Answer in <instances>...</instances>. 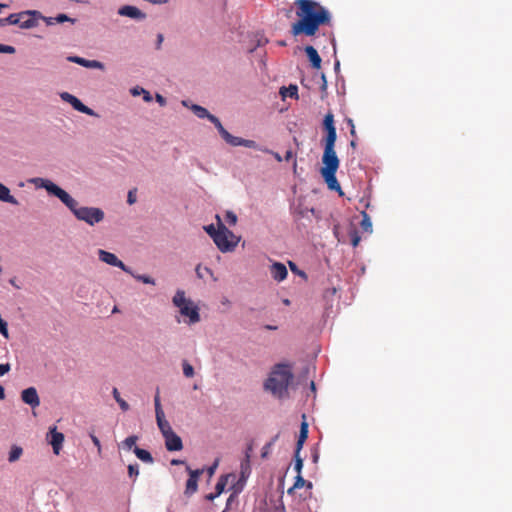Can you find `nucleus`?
Listing matches in <instances>:
<instances>
[{"label":"nucleus","mask_w":512,"mask_h":512,"mask_svg":"<svg viewBox=\"0 0 512 512\" xmlns=\"http://www.w3.org/2000/svg\"><path fill=\"white\" fill-rule=\"evenodd\" d=\"M298 20L291 26L293 36H314L322 25H331V14L314 0H295Z\"/></svg>","instance_id":"f257e3e1"},{"label":"nucleus","mask_w":512,"mask_h":512,"mask_svg":"<svg viewBox=\"0 0 512 512\" xmlns=\"http://www.w3.org/2000/svg\"><path fill=\"white\" fill-rule=\"evenodd\" d=\"M323 126L326 131V136L323 139V166L320 169V174L330 190L337 191L340 195H342L343 192L341 190V186L336 178V172L339 168L340 161L335 151L337 133L334 125V115L331 112L325 115Z\"/></svg>","instance_id":"f03ea898"},{"label":"nucleus","mask_w":512,"mask_h":512,"mask_svg":"<svg viewBox=\"0 0 512 512\" xmlns=\"http://www.w3.org/2000/svg\"><path fill=\"white\" fill-rule=\"evenodd\" d=\"M293 379V374L288 365L277 364L264 383V388L274 396L283 398L288 395V386Z\"/></svg>","instance_id":"7ed1b4c3"},{"label":"nucleus","mask_w":512,"mask_h":512,"mask_svg":"<svg viewBox=\"0 0 512 512\" xmlns=\"http://www.w3.org/2000/svg\"><path fill=\"white\" fill-rule=\"evenodd\" d=\"M62 203L71 210L78 220L84 221L91 226L103 221L104 219L103 210L97 207H79L78 202L70 195L69 200H65Z\"/></svg>","instance_id":"20e7f679"},{"label":"nucleus","mask_w":512,"mask_h":512,"mask_svg":"<svg viewBox=\"0 0 512 512\" xmlns=\"http://www.w3.org/2000/svg\"><path fill=\"white\" fill-rule=\"evenodd\" d=\"M216 219L218 221L217 233H215L213 241L221 252H231L238 245L240 238L221 222L218 215L216 216Z\"/></svg>","instance_id":"39448f33"},{"label":"nucleus","mask_w":512,"mask_h":512,"mask_svg":"<svg viewBox=\"0 0 512 512\" xmlns=\"http://www.w3.org/2000/svg\"><path fill=\"white\" fill-rule=\"evenodd\" d=\"M173 303L179 308L181 315L189 318V324H194L200 321L198 307L190 299L185 297L183 291L178 290L176 295L173 297Z\"/></svg>","instance_id":"423d86ee"},{"label":"nucleus","mask_w":512,"mask_h":512,"mask_svg":"<svg viewBox=\"0 0 512 512\" xmlns=\"http://www.w3.org/2000/svg\"><path fill=\"white\" fill-rule=\"evenodd\" d=\"M31 182L38 188H44L49 194L57 197L61 202L69 200V194L55 183L44 178H33Z\"/></svg>","instance_id":"0eeeda50"},{"label":"nucleus","mask_w":512,"mask_h":512,"mask_svg":"<svg viewBox=\"0 0 512 512\" xmlns=\"http://www.w3.org/2000/svg\"><path fill=\"white\" fill-rule=\"evenodd\" d=\"M221 137L231 146H244L247 148L258 149V144L254 140L243 139L233 136L226 129L221 131Z\"/></svg>","instance_id":"6e6552de"},{"label":"nucleus","mask_w":512,"mask_h":512,"mask_svg":"<svg viewBox=\"0 0 512 512\" xmlns=\"http://www.w3.org/2000/svg\"><path fill=\"white\" fill-rule=\"evenodd\" d=\"M191 109L198 118H207L211 123H213L216 129L218 130L219 134L221 135V131H223L225 128L223 127L222 123L216 116L210 114L206 108L200 105H192Z\"/></svg>","instance_id":"1a4fd4ad"},{"label":"nucleus","mask_w":512,"mask_h":512,"mask_svg":"<svg viewBox=\"0 0 512 512\" xmlns=\"http://www.w3.org/2000/svg\"><path fill=\"white\" fill-rule=\"evenodd\" d=\"M61 98L64 101L70 103L75 110H77V111H79L81 113L90 115V116H97V114L91 108H89L88 106L84 105L74 95H72V94H70L68 92H64V93L61 94Z\"/></svg>","instance_id":"9d476101"},{"label":"nucleus","mask_w":512,"mask_h":512,"mask_svg":"<svg viewBox=\"0 0 512 512\" xmlns=\"http://www.w3.org/2000/svg\"><path fill=\"white\" fill-rule=\"evenodd\" d=\"M186 469L189 473V478L186 481L185 494L190 496L197 491L198 479L202 475L203 469L192 470L189 466Z\"/></svg>","instance_id":"9b49d317"},{"label":"nucleus","mask_w":512,"mask_h":512,"mask_svg":"<svg viewBox=\"0 0 512 512\" xmlns=\"http://www.w3.org/2000/svg\"><path fill=\"white\" fill-rule=\"evenodd\" d=\"M48 441L51 444L53 448V452L58 455L60 453V450L62 449V445L64 442V435L61 432H58L56 427H52L49 430V433L47 435Z\"/></svg>","instance_id":"f8f14e48"},{"label":"nucleus","mask_w":512,"mask_h":512,"mask_svg":"<svg viewBox=\"0 0 512 512\" xmlns=\"http://www.w3.org/2000/svg\"><path fill=\"white\" fill-rule=\"evenodd\" d=\"M22 13H26L23 19H20L19 27L22 29H30L37 26V19L41 17L40 12L36 10H27Z\"/></svg>","instance_id":"ddd939ff"},{"label":"nucleus","mask_w":512,"mask_h":512,"mask_svg":"<svg viewBox=\"0 0 512 512\" xmlns=\"http://www.w3.org/2000/svg\"><path fill=\"white\" fill-rule=\"evenodd\" d=\"M98 256L101 261L111 266L119 267L122 270L127 271L125 264L121 260H119L115 254L100 249L98 250Z\"/></svg>","instance_id":"4468645a"},{"label":"nucleus","mask_w":512,"mask_h":512,"mask_svg":"<svg viewBox=\"0 0 512 512\" xmlns=\"http://www.w3.org/2000/svg\"><path fill=\"white\" fill-rule=\"evenodd\" d=\"M21 399L25 404L30 405L32 408L40 405V399L37 390L34 387H29L21 392Z\"/></svg>","instance_id":"2eb2a0df"},{"label":"nucleus","mask_w":512,"mask_h":512,"mask_svg":"<svg viewBox=\"0 0 512 512\" xmlns=\"http://www.w3.org/2000/svg\"><path fill=\"white\" fill-rule=\"evenodd\" d=\"M165 439V447L168 451H180L183 448L182 439L174 432H170L163 436Z\"/></svg>","instance_id":"dca6fc26"},{"label":"nucleus","mask_w":512,"mask_h":512,"mask_svg":"<svg viewBox=\"0 0 512 512\" xmlns=\"http://www.w3.org/2000/svg\"><path fill=\"white\" fill-rule=\"evenodd\" d=\"M230 477L234 479L235 475L227 474V475L220 476V478L218 479L216 486H215V492L206 495V499L209 501H213L215 498H217L224 491V489L228 483V479Z\"/></svg>","instance_id":"f3484780"},{"label":"nucleus","mask_w":512,"mask_h":512,"mask_svg":"<svg viewBox=\"0 0 512 512\" xmlns=\"http://www.w3.org/2000/svg\"><path fill=\"white\" fill-rule=\"evenodd\" d=\"M118 14L121 16L130 17L133 19H144L146 17L140 9L135 6L125 5L118 10Z\"/></svg>","instance_id":"a211bd4d"},{"label":"nucleus","mask_w":512,"mask_h":512,"mask_svg":"<svg viewBox=\"0 0 512 512\" xmlns=\"http://www.w3.org/2000/svg\"><path fill=\"white\" fill-rule=\"evenodd\" d=\"M287 273V268L282 263L275 262L270 267V274L275 280H284L287 276Z\"/></svg>","instance_id":"6ab92c4d"},{"label":"nucleus","mask_w":512,"mask_h":512,"mask_svg":"<svg viewBox=\"0 0 512 512\" xmlns=\"http://www.w3.org/2000/svg\"><path fill=\"white\" fill-rule=\"evenodd\" d=\"M68 61L77 63L86 68H102L103 67V64L99 61L87 60V59H84V58L78 57V56H70V57H68Z\"/></svg>","instance_id":"aec40b11"},{"label":"nucleus","mask_w":512,"mask_h":512,"mask_svg":"<svg viewBox=\"0 0 512 512\" xmlns=\"http://www.w3.org/2000/svg\"><path fill=\"white\" fill-rule=\"evenodd\" d=\"M305 53L309 58L311 65L314 69H320L321 67V57L319 56L317 50L313 46H306Z\"/></svg>","instance_id":"412c9836"},{"label":"nucleus","mask_w":512,"mask_h":512,"mask_svg":"<svg viewBox=\"0 0 512 512\" xmlns=\"http://www.w3.org/2000/svg\"><path fill=\"white\" fill-rule=\"evenodd\" d=\"M0 201L12 205H18L17 199L10 194V190L4 184L0 183Z\"/></svg>","instance_id":"4be33fe9"},{"label":"nucleus","mask_w":512,"mask_h":512,"mask_svg":"<svg viewBox=\"0 0 512 512\" xmlns=\"http://www.w3.org/2000/svg\"><path fill=\"white\" fill-rule=\"evenodd\" d=\"M307 438H308V424L304 421L301 423L300 433H299L298 440L296 443L295 451H301Z\"/></svg>","instance_id":"5701e85b"},{"label":"nucleus","mask_w":512,"mask_h":512,"mask_svg":"<svg viewBox=\"0 0 512 512\" xmlns=\"http://www.w3.org/2000/svg\"><path fill=\"white\" fill-rule=\"evenodd\" d=\"M156 422L163 436L173 431L170 423L165 419V414L156 416Z\"/></svg>","instance_id":"b1692460"},{"label":"nucleus","mask_w":512,"mask_h":512,"mask_svg":"<svg viewBox=\"0 0 512 512\" xmlns=\"http://www.w3.org/2000/svg\"><path fill=\"white\" fill-rule=\"evenodd\" d=\"M26 13H13V14H10L8 17L6 18H1V21H2V25L1 26H5V25H18L20 24V19H23V16H25Z\"/></svg>","instance_id":"393cba45"},{"label":"nucleus","mask_w":512,"mask_h":512,"mask_svg":"<svg viewBox=\"0 0 512 512\" xmlns=\"http://www.w3.org/2000/svg\"><path fill=\"white\" fill-rule=\"evenodd\" d=\"M133 451H134L135 455L137 456V458H139L141 461H143L145 463L153 462V457L149 451L141 449L139 447H135Z\"/></svg>","instance_id":"a878e982"},{"label":"nucleus","mask_w":512,"mask_h":512,"mask_svg":"<svg viewBox=\"0 0 512 512\" xmlns=\"http://www.w3.org/2000/svg\"><path fill=\"white\" fill-rule=\"evenodd\" d=\"M112 394H113V397L116 400V402L119 404L120 408L123 411H128L130 406L124 399L121 398L120 393L117 388H113Z\"/></svg>","instance_id":"bb28decb"},{"label":"nucleus","mask_w":512,"mask_h":512,"mask_svg":"<svg viewBox=\"0 0 512 512\" xmlns=\"http://www.w3.org/2000/svg\"><path fill=\"white\" fill-rule=\"evenodd\" d=\"M306 483H307V481L302 477L301 474L297 475L295 477L294 485L288 489L287 493L292 494L295 489H300V488L304 487Z\"/></svg>","instance_id":"cd10ccee"},{"label":"nucleus","mask_w":512,"mask_h":512,"mask_svg":"<svg viewBox=\"0 0 512 512\" xmlns=\"http://www.w3.org/2000/svg\"><path fill=\"white\" fill-rule=\"evenodd\" d=\"M140 93H143V100L145 102H151L152 101L151 94L148 91H146L145 89H143L141 87H134L133 89H131V94L134 95V96L140 95Z\"/></svg>","instance_id":"c85d7f7f"},{"label":"nucleus","mask_w":512,"mask_h":512,"mask_svg":"<svg viewBox=\"0 0 512 512\" xmlns=\"http://www.w3.org/2000/svg\"><path fill=\"white\" fill-rule=\"evenodd\" d=\"M23 453V450L19 446H13L10 450L8 460L9 462H15L17 461Z\"/></svg>","instance_id":"c756f323"},{"label":"nucleus","mask_w":512,"mask_h":512,"mask_svg":"<svg viewBox=\"0 0 512 512\" xmlns=\"http://www.w3.org/2000/svg\"><path fill=\"white\" fill-rule=\"evenodd\" d=\"M361 228L366 232L372 231V223L369 215L366 212H362Z\"/></svg>","instance_id":"7c9ffc66"},{"label":"nucleus","mask_w":512,"mask_h":512,"mask_svg":"<svg viewBox=\"0 0 512 512\" xmlns=\"http://www.w3.org/2000/svg\"><path fill=\"white\" fill-rule=\"evenodd\" d=\"M138 439L136 435L129 436L122 442V447L126 450H131L136 445Z\"/></svg>","instance_id":"2f4dec72"},{"label":"nucleus","mask_w":512,"mask_h":512,"mask_svg":"<svg viewBox=\"0 0 512 512\" xmlns=\"http://www.w3.org/2000/svg\"><path fill=\"white\" fill-rule=\"evenodd\" d=\"M294 458H295L294 470L297 472V475H299V474H301L302 467H303V459L300 457V451H295Z\"/></svg>","instance_id":"473e14b6"},{"label":"nucleus","mask_w":512,"mask_h":512,"mask_svg":"<svg viewBox=\"0 0 512 512\" xmlns=\"http://www.w3.org/2000/svg\"><path fill=\"white\" fill-rule=\"evenodd\" d=\"M297 86L290 85L289 88H282L281 94L283 97L289 96V97H296L297 96Z\"/></svg>","instance_id":"72a5a7b5"},{"label":"nucleus","mask_w":512,"mask_h":512,"mask_svg":"<svg viewBox=\"0 0 512 512\" xmlns=\"http://www.w3.org/2000/svg\"><path fill=\"white\" fill-rule=\"evenodd\" d=\"M182 367H183V374L187 377V378H191L194 376V368L193 366L188 363L186 360L183 361L182 363Z\"/></svg>","instance_id":"f704fd0d"},{"label":"nucleus","mask_w":512,"mask_h":512,"mask_svg":"<svg viewBox=\"0 0 512 512\" xmlns=\"http://www.w3.org/2000/svg\"><path fill=\"white\" fill-rule=\"evenodd\" d=\"M350 239H351L352 246L357 247L361 241V237H360L359 233L357 232V230L353 229L350 231Z\"/></svg>","instance_id":"c9c22d12"},{"label":"nucleus","mask_w":512,"mask_h":512,"mask_svg":"<svg viewBox=\"0 0 512 512\" xmlns=\"http://www.w3.org/2000/svg\"><path fill=\"white\" fill-rule=\"evenodd\" d=\"M154 405H155V415L156 416H159L160 414H164V411H163L161 403H160L159 392H157L154 397Z\"/></svg>","instance_id":"e433bc0d"},{"label":"nucleus","mask_w":512,"mask_h":512,"mask_svg":"<svg viewBox=\"0 0 512 512\" xmlns=\"http://www.w3.org/2000/svg\"><path fill=\"white\" fill-rule=\"evenodd\" d=\"M225 220L229 225L234 226L237 223V215L232 211H227L225 213Z\"/></svg>","instance_id":"4c0bfd02"},{"label":"nucleus","mask_w":512,"mask_h":512,"mask_svg":"<svg viewBox=\"0 0 512 512\" xmlns=\"http://www.w3.org/2000/svg\"><path fill=\"white\" fill-rule=\"evenodd\" d=\"M128 475L131 478H136L139 475V466L138 464H130L128 466Z\"/></svg>","instance_id":"58836bf2"},{"label":"nucleus","mask_w":512,"mask_h":512,"mask_svg":"<svg viewBox=\"0 0 512 512\" xmlns=\"http://www.w3.org/2000/svg\"><path fill=\"white\" fill-rule=\"evenodd\" d=\"M136 278L142 282L143 284H148V285H155V281L153 280V278H151L150 276H147V275H138L136 276Z\"/></svg>","instance_id":"ea45409f"},{"label":"nucleus","mask_w":512,"mask_h":512,"mask_svg":"<svg viewBox=\"0 0 512 512\" xmlns=\"http://www.w3.org/2000/svg\"><path fill=\"white\" fill-rule=\"evenodd\" d=\"M0 333L6 339L9 338L7 322L0 318Z\"/></svg>","instance_id":"a19ab883"},{"label":"nucleus","mask_w":512,"mask_h":512,"mask_svg":"<svg viewBox=\"0 0 512 512\" xmlns=\"http://www.w3.org/2000/svg\"><path fill=\"white\" fill-rule=\"evenodd\" d=\"M289 267H290V270H291L293 273H295V274H297V275L301 276L302 278L306 279V274H305V272H303V271L299 270V269H298V267H297V265H296L295 263H293V262H289Z\"/></svg>","instance_id":"79ce46f5"},{"label":"nucleus","mask_w":512,"mask_h":512,"mask_svg":"<svg viewBox=\"0 0 512 512\" xmlns=\"http://www.w3.org/2000/svg\"><path fill=\"white\" fill-rule=\"evenodd\" d=\"M137 198H136V189H131L129 192H128V195H127V203L129 205H132L136 202Z\"/></svg>","instance_id":"37998d69"},{"label":"nucleus","mask_w":512,"mask_h":512,"mask_svg":"<svg viewBox=\"0 0 512 512\" xmlns=\"http://www.w3.org/2000/svg\"><path fill=\"white\" fill-rule=\"evenodd\" d=\"M15 51L13 46L0 44V53L13 54Z\"/></svg>","instance_id":"c03bdc74"},{"label":"nucleus","mask_w":512,"mask_h":512,"mask_svg":"<svg viewBox=\"0 0 512 512\" xmlns=\"http://www.w3.org/2000/svg\"><path fill=\"white\" fill-rule=\"evenodd\" d=\"M56 23H63L65 21L75 22V19L69 18L66 14H59L55 17Z\"/></svg>","instance_id":"a18cd8bd"},{"label":"nucleus","mask_w":512,"mask_h":512,"mask_svg":"<svg viewBox=\"0 0 512 512\" xmlns=\"http://www.w3.org/2000/svg\"><path fill=\"white\" fill-rule=\"evenodd\" d=\"M90 438H91L93 444L97 447L98 453L101 454L102 447H101V443H100V440L98 439V437L95 436L93 433H90Z\"/></svg>","instance_id":"49530a36"},{"label":"nucleus","mask_w":512,"mask_h":512,"mask_svg":"<svg viewBox=\"0 0 512 512\" xmlns=\"http://www.w3.org/2000/svg\"><path fill=\"white\" fill-rule=\"evenodd\" d=\"M272 445H273V441H271V442H269V443L264 445V447L262 448V453H261L262 458H266L267 457V455L270 453Z\"/></svg>","instance_id":"de8ad7c7"},{"label":"nucleus","mask_w":512,"mask_h":512,"mask_svg":"<svg viewBox=\"0 0 512 512\" xmlns=\"http://www.w3.org/2000/svg\"><path fill=\"white\" fill-rule=\"evenodd\" d=\"M196 273H197V275H198L200 278H203V277H204V275H205V273H207V274H208V273H210V271H209V269H208V268H206V267L202 268L201 266H197V267H196Z\"/></svg>","instance_id":"09e8293b"},{"label":"nucleus","mask_w":512,"mask_h":512,"mask_svg":"<svg viewBox=\"0 0 512 512\" xmlns=\"http://www.w3.org/2000/svg\"><path fill=\"white\" fill-rule=\"evenodd\" d=\"M11 369V366L9 363L6 364H0V377L8 373Z\"/></svg>","instance_id":"8fccbe9b"},{"label":"nucleus","mask_w":512,"mask_h":512,"mask_svg":"<svg viewBox=\"0 0 512 512\" xmlns=\"http://www.w3.org/2000/svg\"><path fill=\"white\" fill-rule=\"evenodd\" d=\"M206 232L210 235L212 239H214L215 233H217V228L214 225H209L205 227Z\"/></svg>","instance_id":"3c124183"},{"label":"nucleus","mask_w":512,"mask_h":512,"mask_svg":"<svg viewBox=\"0 0 512 512\" xmlns=\"http://www.w3.org/2000/svg\"><path fill=\"white\" fill-rule=\"evenodd\" d=\"M217 466H218V461L216 460L214 462V464L211 467L208 468L207 471H208V474H209L210 477L214 475Z\"/></svg>","instance_id":"603ef678"},{"label":"nucleus","mask_w":512,"mask_h":512,"mask_svg":"<svg viewBox=\"0 0 512 512\" xmlns=\"http://www.w3.org/2000/svg\"><path fill=\"white\" fill-rule=\"evenodd\" d=\"M40 18H42L46 22L47 25H54L56 23L55 17H43L41 15Z\"/></svg>","instance_id":"864d4df0"},{"label":"nucleus","mask_w":512,"mask_h":512,"mask_svg":"<svg viewBox=\"0 0 512 512\" xmlns=\"http://www.w3.org/2000/svg\"><path fill=\"white\" fill-rule=\"evenodd\" d=\"M156 100L162 106H164L166 104L165 98L160 94H156Z\"/></svg>","instance_id":"5fc2aeb1"},{"label":"nucleus","mask_w":512,"mask_h":512,"mask_svg":"<svg viewBox=\"0 0 512 512\" xmlns=\"http://www.w3.org/2000/svg\"><path fill=\"white\" fill-rule=\"evenodd\" d=\"M292 158H293V152H292L291 150H288V151L286 152V154H285L284 159H285L286 161H289V160H290V159H292Z\"/></svg>","instance_id":"6e6d98bb"},{"label":"nucleus","mask_w":512,"mask_h":512,"mask_svg":"<svg viewBox=\"0 0 512 512\" xmlns=\"http://www.w3.org/2000/svg\"><path fill=\"white\" fill-rule=\"evenodd\" d=\"M0 399L1 400L5 399V389L2 385H0Z\"/></svg>","instance_id":"4d7b16f0"},{"label":"nucleus","mask_w":512,"mask_h":512,"mask_svg":"<svg viewBox=\"0 0 512 512\" xmlns=\"http://www.w3.org/2000/svg\"><path fill=\"white\" fill-rule=\"evenodd\" d=\"M171 464L172 465H180V464H184V461L183 460H178V459H173L171 461Z\"/></svg>","instance_id":"13d9d810"},{"label":"nucleus","mask_w":512,"mask_h":512,"mask_svg":"<svg viewBox=\"0 0 512 512\" xmlns=\"http://www.w3.org/2000/svg\"><path fill=\"white\" fill-rule=\"evenodd\" d=\"M252 451V446L250 445L247 449V452H246V461L249 462V458H250V452Z\"/></svg>","instance_id":"bf43d9fd"},{"label":"nucleus","mask_w":512,"mask_h":512,"mask_svg":"<svg viewBox=\"0 0 512 512\" xmlns=\"http://www.w3.org/2000/svg\"><path fill=\"white\" fill-rule=\"evenodd\" d=\"M162 41H163V35H162V34H159V35H158V44H157V47H158V48L160 47V45H161Z\"/></svg>","instance_id":"052dcab7"},{"label":"nucleus","mask_w":512,"mask_h":512,"mask_svg":"<svg viewBox=\"0 0 512 512\" xmlns=\"http://www.w3.org/2000/svg\"><path fill=\"white\" fill-rule=\"evenodd\" d=\"M350 134L355 137L356 136V131H355V125H352V128H350Z\"/></svg>","instance_id":"680f3d73"},{"label":"nucleus","mask_w":512,"mask_h":512,"mask_svg":"<svg viewBox=\"0 0 512 512\" xmlns=\"http://www.w3.org/2000/svg\"><path fill=\"white\" fill-rule=\"evenodd\" d=\"M274 157L277 161L281 162L282 161V157L278 154V153H274Z\"/></svg>","instance_id":"e2e57ef3"},{"label":"nucleus","mask_w":512,"mask_h":512,"mask_svg":"<svg viewBox=\"0 0 512 512\" xmlns=\"http://www.w3.org/2000/svg\"><path fill=\"white\" fill-rule=\"evenodd\" d=\"M310 388H311V390H312L313 392H315L316 387H315V383H314L313 381L310 383Z\"/></svg>","instance_id":"0e129e2a"},{"label":"nucleus","mask_w":512,"mask_h":512,"mask_svg":"<svg viewBox=\"0 0 512 512\" xmlns=\"http://www.w3.org/2000/svg\"><path fill=\"white\" fill-rule=\"evenodd\" d=\"M282 302H283V304H285V305H289V304H290V300H289L288 298H284V299L282 300Z\"/></svg>","instance_id":"69168bd1"},{"label":"nucleus","mask_w":512,"mask_h":512,"mask_svg":"<svg viewBox=\"0 0 512 512\" xmlns=\"http://www.w3.org/2000/svg\"><path fill=\"white\" fill-rule=\"evenodd\" d=\"M305 486H306L307 488L311 489L313 485H312V483H311L310 481H307V483L305 484Z\"/></svg>","instance_id":"338daca9"},{"label":"nucleus","mask_w":512,"mask_h":512,"mask_svg":"<svg viewBox=\"0 0 512 512\" xmlns=\"http://www.w3.org/2000/svg\"><path fill=\"white\" fill-rule=\"evenodd\" d=\"M350 146H351L352 148H356V141H355V140H352V141L350 142Z\"/></svg>","instance_id":"774afa93"}]
</instances>
